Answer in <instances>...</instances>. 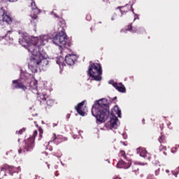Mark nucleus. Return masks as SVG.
<instances>
[{
  "instance_id": "a19ab883",
  "label": "nucleus",
  "mask_w": 179,
  "mask_h": 179,
  "mask_svg": "<svg viewBox=\"0 0 179 179\" xmlns=\"http://www.w3.org/2000/svg\"><path fill=\"white\" fill-rule=\"evenodd\" d=\"M132 12H133V13H134V9H132Z\"/></svg>"
},
{
  "instance_id": "7c9ffc66",
  "label": "nucleus",
  "mask_w": 179,
  "mask_h": 179,
  "mask_svg": "<svg viewBox=\"0 0 179 179\" xmlns=\"http://www.w3.org/2000/svg\"><path fill=\"white\" fill-rule=\"evenodd\" d=\"M162 140H163V136H161V137L159 138V142H162Z\"/></svg>"
},
{
  "instance_id": "dca6fc26",
  "label": "nucleus",
  "mask_w": 179,
  "mask_h": 179,
  "mask_svg": "<svg viewBox=\"0 0 179 179\" xmlns=\"http://www.w3.org/2000/svg\"><path fill=\"white\" fill-rule=\"evenodd\" d=\"M137 153L141 157H146L148 156V152L144 148H140L137 149Z\"/></svg>"
},
{
  "instance_id": "cd10ccee",
  "label": "nucleus",
  "mask_w": 179,
  "mask_h": 179,
  "mask_svg": "<svg viewBox=\"0 0 179 179\" xmlns=\"http://www.w3.org/2000/svg\"><path fill=\"white\" fill-rule=\"evenodd\" d=\"M123 8H125V6H120V7H118L117 9H120V12H122V15L124 14V11L123 10H121V9H122Z\"/></svg>"
},
{
  "instance_id": "473e14b6",
  "label": "nucleus",
  "mask_w": 179,
  "mask_h": 179,
  "mask_svg": "<svg viewBox=\"0 0 179 179\" xmlns=\"http://www.w3.org/2000/svg\"><path fill=\"white\" fill-rule=\"evenodd\" d=\"M57 125H58L57 123H54V124H53V127H57Z\"/></svg>"
},
{
  "instance_id": "c85d7f7f",
  "label": "nucleus",
  "mask_w": 179,
  "mask_h": 179,
  "mask_svg": "<svg viewBox=\"0 0 179 179\" xmlns=\"http://www.w3.org/2000/svg\"><path fill=\"white\" fill-rule=\"evenodd\" d=\"M86 19L87 20H90V19H92V17H90V15H87Z\"/></svg>"
},
{
  "instance_id": "4468645a",
  "label": "nucleus",
  "mask_w": 179,
  "mask_h": 179,
  "mask_svg": "<svg viewBox=\"0 0 179 179\" xmlns=\"http://www.w3.org/2000/svg\"><path fill=\"white\" fill-rule=\"evenodd\" d=\"M36 94H38V99L39 100H42L43 101H45L48 99V96L45 94V90H43L41 92H36Z\"/></svg>"
},
{
  "instance_id": "393cba45",
  "label": "nucleus",
  "mask_w": 179,
  "mask_h": 179,
  "mask_svg": "<svg viewBox=\"0 0 179 179\" xmlns=\"http://www.w3.org/2000/svg\"><path fill=\"white\" fill-rule=\"evenodd\" d=\"M178 170H179V166L178 167ZM178 173H179V171L178 172L172 171V174L176 177H177V175L178 174Z\"/></svg>"
},
{
  "instance_id": "79ce46f5",
  "label": "nucleus",
  "mask_w": 179,
  "mask_h": 179,
  "mask_svg": "<svg viewBox=\"0 0 179 179\" xmlns=\"http://www.w3.org/2000/svg\"><path fill=\"white\" fill-rule=\"evenodd\" d=\"M160 149H162V145H161V147H160Z\"/></svg>"
},
{
  "instance_id": "f8f14e48",
  "label": "nucleus",
  "mask_w": 179,
  "mask_h": 179,
  "mask_svg": "<svg viewBox=\"0 0 179 179\" xmlns=\"http://www.w3.org/2000/svg\"><path fill=\"white\" fill-rule=\"evenodd\" d=\"M131 163L128 162H125V161H122L120 160L118 162L116 167L117 169H129V167H131Z\"/></svg>"
},
{
  "instance_id": "ea45409f",
  "label": "nucleus",
  "mask_w": 179,
  "mask_h": 179,
  "mask_svg": "<svg viewBox=\"0 0 179 179\" xmlns=\"http://www.w3.org/2000/svg\"><path fill=\"white\" fill-rule=\"evenodd\" d=\"M134 21H135V20H136V18H134Z\"/></svg>"
},
{
  "instance_id": "412c9836",
  "label": "nucleus",
  "mask_w": 179,
  "mask_h": 179,
  "mask_svg": "<svg viewBox=\"0 0 179 179\" xmlns=\"http://www.w3.org/2000/svg\"><path fill=\"white\" fill-rule=\"evenodd\" d=\"M120 156L123 158V159H126V160H128V159L127 158V155H125V152L122 150L120 151Z\"/></svg>"
},
{
  "instance_id": "4c0bfd02",
  "label": "nucleus",
  "mask_w": 179,
  "mask_h": 179,
  "mask_svg": "<svg viewBox=\"0 0 179 179\" xmlns=\"http://www.w3.org/2000/svg\"><path fill=\"white\" fill-rule=\"evenodd\" d=\"M55 139H57V137H55L54 141H55Z\"/></svg>"
},
{
  "instance_id": "6e6552de",
  "label": "nucleus",
  "mask_w": 179,
  "mask_h": 179,
  "mask_svg": "<svg viewBox=\"0 0 179 179\" xmlns=\"http://www.w3.org/2000/svg\"><path fill=\"white\" fill-rule=\"evenodd\" d=\"M78 59V56L76 55H66L65 56V62L67 63V65H72L75 64V62Z\"/></svg>"
},
{
  "instance_id": "1a4fd4ad",
  "label": "nucleus",
  "mask_w": 179,
  "mask_h": 179,
  "mask_svg": "<svg viewBox=\"0 0 179 179\" xmlns=\"http://www.w3.org/2000/svg\"><path fill=\"white\" fill-rule=\"evenodd\" d=\"M108 83L110 85H113V87H115L116 90H118V92H120L121 93H125V91H126L125 86H124L122 83H117L112 80H110L108 82Z\"/></svg>"
},
{
  "instance_id": "2f4dec72",
  "label": "nucleus",
  "mask_w": 179,
  "mask_h": 179,
  "mask_svg": "<svg viewBox=\"0 0 179 179\" xmlns=\"http://www.w3.org/2000/svg\"><path fill=\"white\" fill-rule=\"evenodd\" d=\"M18 153H19V155H20V154L22 153V149H20V150H18Z\"/></svg>"
},
{
  "instance_id": "e433bc0d",
  "label": "nucleus",
  "mask_w": 179,
  "mask_h": 179,
  "mask_svg": "<svg viewBox=\"0 0 179 179\" xmlns=\"http://www.w3.org/2000/svg\"><path fill=\"white\" fill-rule=\"evenodd\" d=\"M134 15L135 16H138V15L135 14V13H134Z\"/></svg>"
},
{
  "instance_id": "9d476101",
  "label": "nucleus",
  "mask_w": 179,
  "mask_h": 179,
  "mask_svg": "<svg viewBox=\"0 0 179 179\" xmlns=\"http://www.w3.org/2000/svg\"><path fill=\"white\" fill-rule=\"evenodd\" d=\"M3 170H6L7 171H9L11 174H13V173H19V171H20V167L15 168L9 165H3L1 167V171H3Z\"/></svg>"
},
{
  "instance_id": "f03ea898",
  "label": "nucleus",
  "mask_w": 179,
  "mask_h": 179,
  "mask_svg": "<svg viewBox=\"0 0 179 179\" xmlns=\"http://www.w3.org/2000/svg\"><path fill=\"white\" fill-rule=\"evenodd\" d=\"M92 115L96 119L97 124L106 122L110 115L108 101L105 98L95 101L92 108Z\"/></svg>"
},
{
  "instance_id": "423d86ee",
  "label": "nucleus",
  "mask_w": 179,
  "mask_h": 179,
  "mask_svg": "<svg viewBox=\"0 0 179 179\" xmlns=\"http://www.w3.org/2000/svg\"><path fill=\"white\" fill-rule=\"evenodd\" d=\"M3 23H8V24H10L12 23V19L6 13H5V10L3 8H0V24H3Z\"/></svg>"
},
{
  "instance_id": "f3484780",
  "label": "nucleus",
  "mask_w": 179,
  "mask_h": 179,
  "mask_svg": "<svg viewBox=\"0 0 179 179\" xmlns=\"http://www.w3.org/2000/svg\"><path fill=\"white\" fill-rule=\"evenodd\" d=\"M129 31H132V33H142V31H145L143 28H138L132 29V25H129L128 28L127 29Z\"/></svg>"
},
{
  "instance_id": "c756f323",
  "label": "nucleus",
  "mask_w": 179,
  "mask_h": 179,
  "mask_svg": "<svg viewBox=\"0 0 179 179\" xmlns=\"http://www.w3.org/2000/svg\"><path fill=\"white\" fill-rule=\"evenodd\" d=\"M155 176H159V170H157V171H155Z\"/></svg>"
},
{
  "instance_id": "a878e982",
  "label": "nucleus",
  "mask_w": 179,
  "mask_h": 179,
  "mask_svg": "<svg viewBox=\"0 0 179 179\" xmlns=\"http://www.w3.org/2000/svg\"><path fill=\"white\" fill-rule=\"evenodd\" d=\"M117 17V14L114 13L112 15L111 20H115V18Z\"/></svg>"
},
{
  "instance_id": "2eb2a0df",
  "label": "nucleus",
  "mask_w": 179,
  "mask_h": 179,
  "mask_svg": "<svg viewBox=\"0 0 179 179\" xmlns=\"http://www.w3.org/2000/svg\"><path fill=\"white\" fill-rule=\"evenodd\" d=\"M55 61H56V64L59 65L60 70L62 71V68L65 66V63H64L65 59H64V57H59L56 58Z\"/></svg>"
},
{
  "instance_id": "7ed1b4c3",
  "label": "nucleus",
  "mask_w": 179,
  "mask_h": 179,
  "mask_svg": "<svg viewBox=\"0 0 179 179\" xmlns=\"http://www.w3.org/2000/svg\"><path fill=\"white\" fill-rule=\"evenodd\" d=\"M114 113L117 114L119 118H121V110H120L118 106H115L110 116V120L106 124V128L110 127V128L117 129L120 126V120H118V117L114 115Z\"/></svg>"
},
{
  "instance_id": "4be33fe9",
  "label": "nucleus",
  "mask_w": 179,
  "mask_h": 179,
  "mask_svg": "<svg viewBox=\"0 0 179 179\" xmlns=\"http://www.w3.org/2000/svg\"><path fill=\"white\" fill-rule=\"evenodd\" d=\"M24 131H26V129H22L19 131H17L16 134H18V135H21V134H23V132H24Z\"/></svg>"
},
{
  "instance_id": "ddd939ff",
  "label": "nucleus",
  "mask_w": 179,
  "mask_h": 179,
  "mask_svg": "<svg viewBox=\"0 0 179 179\" xmlns=\"http://www.w3.org/2000/svg\"><path fill=\"white\" fill-rule=\"evenodd\" d=\"M83 106H85V101H82L81 103H78L76 106V110L77 111V113H78V114L80 115H82L83 117H85V112L83 111L82 108L83 107Z\"/></svg>"
},
{
  "instance_id": "f257e3e1",
  "label": "nucleus",
  "mask_w": 179,
  "mask_h": 179,
  "mask_svg": "<svg viewBox=\"0 0 179 179\" xmlns=\"http://www.w3.org/2000/svg\"><path fill=\"white\" fill-rule=\"evenodd\" d=\"M68 37L66 34L62 29L52 39L48 35H41L38 37L30 36L27 34L22 36V40L19 43L28 50L31 53L30 61L29 62V69L33 73H36L38 69L45 71L48 68L50 62L47 60V54L41 47L45 45L49 41H52L55 45H58L63 51L68 49L65 48Z\"/></svg>"
},
{
  "instance_id": "39448f33",
  "label": "nucleus",
  "mask_w": 179,
  "mask_h": 179,
  "mask_svg": "<svg viewBox=\"0 0 179 179\" xmlns=\"http://www.w3.org/2000/svg\"><path fill=\"white\" fill-rule=\"evenodd\" d=\"M37 134H38V132L37 130H35L33 134V137L28 138L25 142L24 149L27 152H31V150H33V148H34V138L37 136Z\"/></svg>"
},
{
  "instance_id": "58836bf2",
  "label": "nucleus",
  "mask_w": 179,
  "mask_h": 179,
  "mask_svg": "<svg viewBox=\"0 0 179 179\" xmlns=\"http://www.w3.org/2000/svg\"><path fill=\"white\" fill-rule=\"evenodd\" d=\"M163 149H166V147H163Z\"/></svg>"
},
{
  "instance_id": "37998d69",
  "label": "nucleus",
  "mask_w": 179,
  "mask_h": 179,
  "mask_svg": "<svg viewBox=\"0 0 179 179\" xmlns=\"http://www.w3.org/2000/svg\"><path fill=\"white\" fill-rule=\"evenodd\" d=\"M61 51V52H62V50H60Z\"/></svg>"
},
{
  "instance_id": "6ab92c4d",
  "label": "nucleus",
  "mask_w": 179,
  "mask_h": 179,
  "mask_svg": "<svg viewBox=\"0 0 179 179\" xmlns=\"http://www.w3.org/2000/svg\"><path fill=\"white\" fill-rule=\"evenodd\" d=\"M29 76H30V75L28 73H21V79L24 80H27Z\"/></svg>"
},
{
  "instance_id": "9b49d317",
  "label": "nucleus",
  "mask_w": 179,
  "mask_h": 179,
  "mask_svg": "<svg viewBox=\"0 0 179 179\" xmlns=\"http://www.w3.org/2000/svg\"><path fill=\"white\" fill-rule=\"evenodd\" d=\"M13 89H22V90H24V92H25L27 87L24 86L23 83H20V80H13Z\"/></svg>"
},
{
  "instance_id": "b1692460",
  "label": "nucleus",
  "mask_w": 179,
  "mask_h": 179,
  "mask_svg": "<svg viewBox=\"0 0 179 179\" xmlns=\"http://www.w3.org/2000/svg\"><path fill=\"white\" fill-rule=\"evenodd\" d=\"M147 179H156V178H155V175H148Z\"/></svg>"
},
{
  "instance_id": "5701e85b",
  "label": "nucleus",
  "mask_w": 179,
  "mask_h": 179,
  "mask_svg": "<svg viewBox=\"0 0 179 179\" xmlns=\"http://www.w3.org/2000/svg\"><path fill=\"white\" fill-rule=\"evenodd\" d=\"M51 15H54L55 17H58V15H57V10H53V11L51 12Z\"/></svg>"
},
{
  "instance_id": "aec40b11",
  "label": "nucleus",
  "mask_w": 179,
  "mask_h": 179,
  "mask_svg": "<svg viewBox=\"0 0 179 179\" xmlns=\"http://www.w3.org/2000/svg\"><path fill=\"white\" fill-rule=\"evenodd\" d=\"M55 103V101H54V99H48L47 101V105L50 106V107H52Z\"/></svg>"
},
{
  "instance_id": "bb28decb",
  "label": "nucleus",
  "mask_w": 179,
  "mask_h": 179,
  "mask_svg": "<svg viewBox=\"0 0 179 179\" xmlns=\"http://www.w3.org/2000/svg\"><path fill=\"white\" fill-rule=\"evenodd\" d=\"M138 170H139V169H138V166L137 165H134V166L133 171H138Z\"/></svg>"
},
{
  "instance_id": "20e7f679",
  "label": "nucleus",
  "mask_w": 179,
  "mask_h": 179,
  "mask_svg": "<svg viewBox=\"0 0 179 179\" xmlns=\"http://www.w3.org/2000/svg\"><path fill=\"white\" fill-rule=\"evenodd\" d=\"M101 65L97 63H92L90 64L88 69V75L90 78L94 79V80H101Z\"/></svg>"
},
{
  "instance_id": "f704fd0d",
  "label": "nucleus",
  "mask_w": 179,
  "mask_h": 179,
  "mask_svg": "<svg viewBox=\"0 0 179 179\" xmlns=\"http://www.w3.org/2000/svg\"><path fill=\"white\" fill-rule=\"evenodd\" d=\"M165 172H166V173H170V171H169V169H166V170L165 171Z\"/></svg>"
},
{
  "instance_id": "a211bd4d",
  "label": "nucleus",
  "mask_w": 179,
  "mask_h": 179,
  "mask_svg": "<svg viewBox=\"0 0 179 179\" xmlns=\"http://www.w3.org/2000/svg\"><path fill=\"white\" fill-rule=\"evenodd\" d=\"M29 86L32 90H37V80L32 79Z\"/></svg>"
},
{
  "instance_id": "c9c22d12",
  "label": "nucleus",
  "mask_w": 179,
  "mask_h": 179,
  "mask_svg": "<svg viewBox=\"0 0 179 179\" xmlns=\"http://www.w3.org/2000/svg\"><path fill=\"white\" fill-rule=\"evenodd\" d=\"M113 179H120V177L116 176L115 178H114Z\"/></svg>"
},
{
  "instance_id": "0eeeda50",
  "label": "nucleus",
  "mask_w": 179,
  "mask_h": 179,
  "mask_svg": "<svg viewBox=\"0 0 179 179\" xmlns=\"http://www.w3.org/2000/svg\"><path fill=\"white\" fill-rule=\"evenodd\" d=\"M31 8L32 10L31 13L32 15H31V19H33V20H37V19H38V17L37 16V15H39L40 10L37 8V6H36V3L34 1H31Z\"/></svg>"
},
{
  "instance_id": "72a5a7b5",
  "label": "nucleus",
  "mask_w": 179,
  "mask_h": 179,
  "mask_svg": "<svg viewBox=\"0 0 179 179\" xmlns=\"http://www.w3.org/2000/svg\"><path fill=\"white\" fill-rule=\"evenodd\" d=\"M7 1H8V2H15L14 0H7Z\"/></svg>"
}]
</instances>
